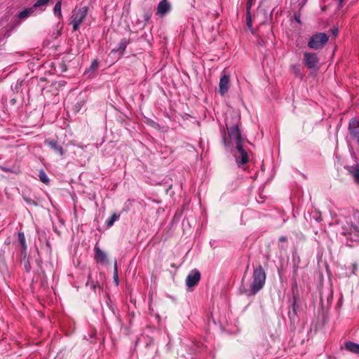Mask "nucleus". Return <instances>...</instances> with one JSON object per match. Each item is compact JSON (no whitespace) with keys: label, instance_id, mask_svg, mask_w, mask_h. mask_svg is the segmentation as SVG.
<instances>
[{"label":"nucleus","instance_id":"nucleus-1","mask_svg":"<svg viewBox=\"0 0 359 359\" xmlns=\"http://www.w3.org/2000/svg\"><path fill=\"white\" fill-rule=\"evenodd\" d=\"M223 143L226 149L233 154L239 168H243L248 162V149L243 136H223Z\"/></svg>","mask_w":359,"mask_h":359},{"label":"nucleus","instance_id":"nucleus-2","mask_svg":"<svg viewBox=\"0 0 359 359\" xmlns=\"http://www.w3.org/2000/svg\"><path fill=\"white\" fill-rule=\"evenodd\" d=\"M266 273L261 265L257 266L253 271L252 280L250 285V288L245 290V293L248 296H253L260 291L265 284Z\"/></svg>","mask_w":359,"mask_h":359},{"label":"nucleus","instance_id":"nucleus-3","mask_svg":"<svg viewBox=\"0 0 359 359\" xmlns=\"http://www.w3.org/2000/svg\"><path fill=\"white\" fill-rule=\"evenodd\" d=\"M88 8L86 6L80 7L74 10L71 17V24L73 26L74 30H77L79 29L83 19L86 16Z\"/></svg>","mask_w":359,"mask_h":359},{"label":"nucleus","instance_id":"nucleus-4","mask_svg":"<svg viewBox=\"0 0 359 359\" xmlns=\"http://www.w3.org/2000/svg\"><path fill=\"white\" fill-rule=\"evenodd\" d=\"M336 229L340 233L346 235L355 231V227L352 224L351 219L347 217L340 218L336 224Z\"/></svg>","mask_w":359,"mask_h":359},{"label":"nucleus","instance_id":"nucleus-5","mask_svg":"<svg viewBox=\"0 0 359 359\" xmlns=\"http://www.w3.org/2000/svg\"><path fill=\"white\" fill-rule=\"evenodd\" d=\"M328 36L325 33H318L313 35L309 41L308 46L311 49H319L327 42Z\"/></svg>","mask_w":359,"mask_h":359},{"label":"nucleus","instance_id":"nucleus-6","mask_svg":"<svg viewBox=\"0 0 359 359\" xmlns=\"http://www.w3.org/2000/svg\"><path fill=\"white\" fill-rule=\"evenodd\" d=\"M319 62L316 53L304 52V63L309 69H317Z\"/></svg>","mask_w":359,"mask_h":359},{"label":"nucleus","instance_id":"nucleus-7","mask_svg":"<svg viewBox=\"0 0 359 359\" xmlns=\"http://www.w3.org/2000/svg\"><path fill=\"white\" fill-rule=\"evenodd\" d=\"M230 88V76L227 74H223L219 83V92L221 95L224 96Z\"/></svg>","mask_w":359,"mask_h":359},{"label":"nucleus","instance_id":"nucleus-8","mask_svg":"<svg viewBox=\"0 0 359 359\" xmlns=\"http://www.w3.org/2000/svg\"><path fill=\"white\" fill-rule=\"evenodd\" d=\"M201 278V273L197 269L191 270L186 279V284L188 287L196 285Z\"/></svg>","mask_w":359,"mask_h":359},{"label":"nucleus","instance_id":"nucleus-9","mask_svg":"<svg viewBox=\"0 0 359 359\" xmlns=\"http://www.w3.org/2000/svg\"><path fill=\"white\" fill-rule=\"evenodd\" d=\"M171 6L167 0L160 1L157 7L156 15L163 17L170 11Z\"/></svg>","mask_w":359,"mask_h":359},{"label":"nucleus","instance_id":"nucleus-10","mask_svg":"<svg viewBox=\"0 0 359 359\" xmlns=\"http://www.w3.org/2000/svg\"><path fill=\"white\" fill-rule=\"evenodd\" d=\"M346 169L352 175L355 182L359 185V164L346 166Z\"/></svg>","mask_w":359,"mask_h":359},{"label":"nucleus","instance_id":"nucleus-11","mask_svg":"<svg viewBox=\"0 0 359 359\" xmlns=\"http://www.w3.org/2000/svg\"><path fill=\"white\" fill-rule=\"evenodd\" d=\"M349 130L351 135H359V119L354 118L349 123Z\"/></svg>","mask_w":359,"mask_h":359},{"label":"nucleus","instance_id":"nucleus-12","mask_svg":"<svg viewBox=\"0 0 359 359\" xmlns=\"http://www.w3.org/2000/svg\"><path fill=\"white\" fill-rule=\"evenodd\" d=\"M50 0H37L33 5L34 10L38 8L41 12L45 11L48 4Z\"/></svg>","mask_w":359,"mask_h":359},{"label":"nucleus","instance_id":"nucleus-13","mask_svg":"<svg viewBox=\"0 0 359 359\" xmlns=\"http://www.w3.org/2000/svg\"><path fill=\"white\" fill-rule=\"evenodd\" d=\"M345 347L350 352L359 354V344L352 341H348L345 344Z\"/></svg>","mask_w":359,"mask_h":359},{"label":"nucleus","instance_id":"nucleus-14","mask_svg":"<svg viewBox=\"0 0 359 359\" xmlns=\"http://www.w3.org/2000/svg\"><path fill=\"white\" fill-rule=\"evenodd\" d=\"M46 143L54 151L60 155H62V148L54 141H46Z\"/></svg>","mask_w":359,"mask_h":359},{"label":"nucleus","instance_id":"nucleus-15","mask_svg":"<svg viewBox=\"0 0 359 359\" xmlns=\"http://www.w3.org/2000/svg\"><path fill=\"white\" fill-rule=\"evenodd\" d=\"M95 257L97 262H103L107 259V255L104 252L99 249L98 248H95Z\"/></svg>","mask_w":359,"mask_h":359},{"label":"nucleus","instance_id":"nucleus-16","mask_svg":"<svg viewBox=\"0 0 359 359\" xmlns=\"http://www.w3.org/2000/svg\"><path fill=\"white\" fill-rule=\"evenodd\" d=\"M119 217L120 215L116 213H114L110 217H109L106 220V225L107 228H110L111 226H112L114 222L118 220Z\"/></svg>","mask_w":359,"mask_h":359},{"label":"nucleus","instance_id":"nucleus-17","mask_svg":"<svg viewBox=\"0 0 359 359\" xmlns=\"http://www.w3.org/2000/svg\"><path fill=\"white\" fill-rule=\"evenodd\" d=\"M34 11V8L32 6L30 8H27L25 10H23L22 12H20L18 15V17L20 19H25L28 18L32 13H33Z\"/></svg>","mask_w":359,"mask_h":359},{"label":"nucleus","instance_id":"nucleus-18","mask_svg":"<svg viewBox=\"0 0 359 359\" xmlns=\"http://www.w3.org/2000/svg\"><path fill=\"white\" fill-rule=\"evenodd\" d=\"M61 8H62V2L60 1H59L55 4L54 9H53V13H54L55 15L57 16L59 18H62V17Z\"/></svg>","mask_w":359,"mask_h":359},{"label":"nucleus","instance_id":"nucleus-19","mask_svg":"<svg viewBox=\"0 0 359 359\" xmlns=\"http://www.w3.org/2000/svg\"><path fill=\"white\" fill-rule=\"evenodd\" d=\"M39 180H41V182H42L45 184H48V183H49V178L47 176V175L46 174V172H44V170H41L39 171Z\"/></svg>","mask_w":359,"mask_h":359},{"label":"nucleus","instance_id":"nucleus-20","mask_svg":"<svg viewBox=\"0 0 359 359\" xmlns=\"http://www.w3.org/2000/svg\"><path fill=\"white\" fill-rule=\"evenodd\" d=\"M18 239H19V241H20L22 247L24 249H26L25 238V235L23 233H22V232L18 233Z\"/></svg>","mask_w":359,"mask_h":359},{"label":"nucleus","instance_id":"nucleus-21","mask_svg":"<svg viewBox=\"0 0 359 359\" xmlns=\"http://www.w3.org/2000/svg\"><path fill=\"white\" fill-rule=\"evenodd\" d=\"M114 280L116 285H118V269H117V263L116 261L114 262Z\"/></svg>","mask_w":359,"mask_h":359},{"label":"nucleus","instance_id":"nucleus-22","mask_svg":"<svg viewBox=\"0 0 359 359\" xmlns=\"http://www.w3.org/2000/svg\"><path fill=\"white\" fill-rule=\"evenodd\" d=\"M229 135H240V130L237 126H232L229 130Z\"/></svg>","mask_w":359,"mask_h":359},{"label":"nucleus","instance_id":"nucleus-23","mask_svg":"<svg viewBox=\"0 0 359 359\" xmlns=\"http://www.w3.org/2000/svg\"><path fill=\"white\" fill-rule=\"evenodd\" d=\"M99 63L97 60L93 61L91 64V68L92 69H96L98 67Z\"/></svg>","mask_w":359,"mask_h":359},{"label":"nucleus","instance_id":"nucleus-24","mask_svg":"<svg viewBox=\"0 0 359 359\" xmlns=\"http://www.w3.org/2000/svg\"><path fill=\"white\" fill-rule=\"evenodd\" d=\"M247 24H248V27L251 28V27H252V21H251V19H250V13H248V15H247Z\"/></svg>","mask_w":359,"mask_h":359},{"label":"nucleus","instance_id":"nucleus-25","mask_svg":"<svg viewBox=\"0 0 359 359\" xmlns=\"http://www.w3.org/2000/svg\"><path fill=\"white\" fill-rule=\"evenodd\" d=\"M25 201L29 203V204H33L34 205H36V203H35L33 200L30 199V198H24Z\"/></svg>","mask_w":359,"mask_h":359},{"label":"nucleus","instance_id":"nucleus-26","mask_svg":"<svg viewBox=\"0 0 359 359\" xmlns=\"http://www.w3.org/2000/svg\"><path fill=\"white\" fill-rule=\"evenodd\" d=\"M251 6H252V1H251V0H248V13H250V9L251 8Z\"/></svg>","mask_w":359,"mask_h":359},{"label":"nucleus","instance_id":"nucleus-27","mask_svg":"<svg viewBox=\"0 0 359 359\" xmlns=\"http://www.w3.org/2000/svg\"><path fill=\"white\" fill-rule=\"evenodd\" d=\"M353 137V140L355 141L359 144V136H352Z\"/></svg>","mask_w":359,"mask_h":359},{"label":"nucleus","instance_id":"nucleus-28","mask_svg":"<svg viewBox=\"0 0 359 359\" xmlns=\"http://www.w3.org/2000/svg\"><path fill=\"white\" fill-rule=\"evenodd\" d=\"M279 241H280V242H285V241H287V238H286V237H285V236H282V237H280V238H279Z\"/></svg>","mask_w":359,"mask_h":359},{"label":"nucleus","instance_id":"nucleus-29","mask_svg":"<svg viewBox=\"0 0 359 359\" xmlns=\"http://www.w3.org/2000/svg\"><path fill=\"white\" fill-rule=\"evenodd\" d=\"M346 0H339V6H341Z\"/></svg>","mask_w":359,"mask_h":359},{"label":"nucleus","instance_id":"nucleus-30","mask_svg":"<svg viewBox=\"0 0 359 359\" xmlns=\"http://www.w3.org/2000/svg\"><path fill=\"white\" fill-rule=\"evenodd\" d=\"M333 34H334V35H337V29H336V30H334V32H333Z\"/></svg>","mask_w":359,"mask_h":359}]
</instances>
